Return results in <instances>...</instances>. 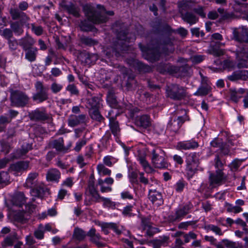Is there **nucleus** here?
<instances>
[{
	"label": "nucleus",
	"mask_w": 248,
	"mask_h": 248,
	"mask_svg": "<svg viewBox=\"0 0 248 248\" xmlns=\"http://www.w3.org/2000/svg\"><path fill=\"white\" fill-rule=\"evenodd\" d=\"M25 51H26L25 59L30 62H33L36 60L38 52V49L36 47L30 48Z\"/></svg>",
	"instance_id": "obj_43"
},
{
	"label": "nucleus",
	"mask_w": 248,
	"mask_h": 248,
	"mask_svg": "<svg viewBox=\"0 0 248 248\" xmlns=\"http://www.w3.org/2000/svg\"><path fill=\"white\" fill-rule=\"evenodd\" d=\"M139 46L143 53L145 58L151 62L159 60L161 48L163 49L162 52L166 54L173 51V43L171 39L168 37L165 38L162 42L157 39H153L147 46L141 43L139 44Z\"/></svg>",
	"instance_id": "obj_1"
},
{
	"label": "nucleus",
	"mask_w": 248,
	"mask_h": 248,
	"mask_svg": "<svg viewBox=\"0 0 248 248\" xmlns=\"http://www.w3.org/2000/svg\"><path fill=\"white\" fill-rule=\"evenodd\" d=\"M215 167L219 170H223V167L226 163L225 159L221 155H216L214 159Z\"/></svg>",
	"instance_id": "obj_50"
},
{
	"label": "nucleus",
	"mask_w": 248,
	"mask_h": 248,
	"mask_svg": "<svg viewBox=\"0 0 248 248\" xmlns=\"http://www.w3.org/2000/svg\"><path fill=\"white\" fill-rule=\"evenodd\" d=\"M138 160L147 172L150 173L154 171V170L151 167L146 160L145 156L140 155L138 157Z\"/></svg>",
	"instance_id": "obj_46"
},
{
	"label": "nucleus",
	"mask_w": 248,
	"mask_h": 248,
	"mask_svg": "<svg viewBox=\"0 0 248 248\" xmlns=\"http://www.w3.org/2000/svg\"><path fill=\"white\" fill-rule=\"evenodd\" d=\"M211 87L207 83H203L198 89L197 91L194 93L196 96H204L208 94L211 91Z\"/></svg>",
	"instance_id": "obj_37"
},
{
	"label": "nucleus",
	"mask_w": 248,
	"mask_h": 248,
	"mask_svg": "<svg viewBox=\"0 0 248 248\" xmlns=\"http://www.w3.org/2000/svg\"><path fill=\"white\" fill-rule=\"evenodd\" d=\"M10 93V105L12 107L22 108L29 105L30 98L25 92L19 90L11 89Z\"/></svg>",
	"instance_id": "obj_4"
},
{
	"label": "nucleus",
	"mask_w": 248,
	"mask_h": 248,
	"mask_svg": "<svg viewBox=\"0 0 248 248\" xmlns=\"http://www.w3.org/2000/svg\"><path fill=\"white\" fill-rule=\"evenodd\" d=\"M28 116L30 120L34 122H44L50 118L49 115L44 108L42 109L36 108L29 112Z\"/></svg>",
	"instance_id": "obj_14"
},
{
	"label": "nucleus",
	"mask_w": 248,
	"mask_h": 248,
	"mask_svg": "<svg viewBox=\"0 0 248 248\" xmlns=\"http://www.w3.org/2000/svg\"><path fill=\"white\" fill-rule=\"evenodd\" d=\"M62 85L57 83L56 82H53L50 86V90L51 92L54 93H57L60 92L62 89Z\"/></svg>",
	"instance_id": "obj_63"
},
{
	"label": "nucleus",
	"mask_w": 248,
	"mask_h": 248,
	"mask_svg": "<svg viewBox=\"0 0 248 248\" xmlns=\"http://www.w3.org/2000/svg\"><path fill=\"white\" fill-rule=\"evenodd\" d=\"M38 176V174L37 172L30 173L26 179L25 186L30 188H32L36 186Z\"/></svg>",
	"instance_id": "obj_38"
},
{
	"label": "nucleus",
	"mask_w": 248,
	"mask_h": 248,
	"mask_svg": "<svg viewBox=\"0 0 248 248\" xmlns=\"http://www.w3.org/2000/svg\"><path fill=\"white\" fill-rule=\"evenodd\" d=\"M112 111V110H110L108 112V115L107 116V117L109 119L108 126L111 133L114 137L118 138L121 132L119 123L116 120V117L118 114H116L115 116H110Z\"/></svg>",
	"instance_id": "obj_16"
},
{
	"label": "nucleus",
	"mask_w": 248,
	"mask_h": 248,
	"mask_svg": "<svg viewBox=\"0 0 248 248\" xmlns=\"http://www.w3.org/2000/svg\"><path fill=\"white\" fill-rule=\"evenodd\" d=\"M64 8L67 12L75 17L80 16V9L79 8L73 3L65 4L64 5Z\"/></svg>",
	"instance_id": "obj_36"
},
{
	"label": "nucleus",
	"mask_w": 248,
	"mask_h": 248,
	"mask_svg": "<svg viewBox=\"0 0 248 248\" xmlns=\"http://www.w3.org/2000/svg\"><path fill=\"white\" fill-rule=\"evenodd\" d=\"M152 163L155 168L165 169L168 168L169 163L166 160L165 153L159 147L154 149L152 152Z\"/></svg>",
	"instance_id": "obj_8"
},
{
	"label": "nucleus",
	"mask_w": 248,
	"mask_h": 248,
	"mask_svg": "<svg viewBox=\"0 0 248 248\" xmlns=\"http://www.w3.org/2000/svg\"><path fill=\"white\" fill-rule=\"evenodd\" d=\"M32 31L37 36L41 35L43 33V29L41 26H35V23H31V25Z\"/></svg>",
	"instance_id": "obj_62"
},
{
	"label": "nucleus",
	"mask_w": 248,
	"mask_h": 248,
	"mask_svg": "<svg viewBox=\"0 0 248 248\" xmlns=\"http://www.w3.org/2000/svg\"><path fill=\"white\" fill-rule=\"evenodd\" d=\"M78 58L82 63L90 65L95 62L98 59V56L96 54L89 53L85 51L80 53Z\"/></svg>",
	"instance_id": "obj_18"
},
{
	"label": "nucleus",
	"mask_w": 248,
	"mask_h": 248,
	"mask_svg": "<svg viewBox=\"0 0 248 248\" xmlns=\"http://www.w3.org/2000/svg\"><path fill=\"white\" fill-rule=\"evenodd\" d=\"M248 78V71L241 70L234 71L232 74L228 76V79L232 81L238 80H247Z\"/></svg>",
	"instance_id": "obj_25"
},
{
	"label": "nucleus",
	"mask_w": 248,
	"mask_h": 248,
	"mask_svg": "<svg viewBox=\"0 0 248 248\" xmlns=\"http://www.w3.org/2000/svg\"><path fill=\"white\" fill-rule=\"evenodd\" d=\"M224 245L228 248H240L239 244L227 239L223 240Z\"/></svg>",
	"instance_id": "obj_64"
},
{
	"label": "nucleus",
	"mask_w": 248,
	"mask_h": 248,
	"mask_svg": "<svg viewBox=\"0 0 248 248\" xmlns=\"http://www.w3.org/2000/svg\"><path fill=\"white\" fill-rule=\"evenodd\" d=\"M87 17H88L87 16ZM89 20L92 21L89 19H88V20L84 19L83 20H80V22L79 24V27H80L81 31H93V26Z\"/></svg>",
	"instance_id": "obj_47"
},
{
	"label": "nucleus",
	"mask_w": 248,
	"mask_h": 248,
	"mask_svg": "<svg viewBox=\"0 0 248 248\" xmlns=\"http://www.w3.org/2000/svg\"><path fill=\"white\" fill-rule=\"evenodd\" d=\"M48 146L49 148H55L57 151L65 152L68 150V148L64 146L62 138H60L50 141L48 144Z\"/></svg>",
	"instance_id": "obj_32"
},
{
	"label": "nucleus",
	"mask_w": 248,
	"mask_h": 248,
	"mask_svg": "<svg viewBox=\"0 0 248 248\" xmlns=\"http://www.w3.org/2000/svg\"><path fill=\"white\" fill-rule=\"evenodd\" d=\"M88 193L91 196L92 198L88 200L87 198L84 200V204L86 205H90L92 204V202H99V200L101 199L102 197L99 195L97 188L95 186L94 181L93 179L90 180L88 182V187L86 189V193Z\"/></svg>",
	"instance_id": "obj_11"
},
{
	"label": "nucleus",
	"mask_w": 248,
	"mask_h": 248,
	"mask_svg": "<svg viewBox=\"0 0 248 248\" xmlns=\"http://www.w3.org/2000/svg\"><path fill=\"white\" fill-rule=\"evenodd\" d=\"M186 175L188 180L193 177L199 170V155L196 153L189 154L186 157Z\"/></svg>",
	"instance_id": "obj_7"
},
{
	"label": "nucleus",
	"mask_w": 248,
	"mask_h": 248,
	"mask_svg": "<svg viewBox=\"0 0 248 248\" xmlns=\"http://www.w3.org/2000/svg\"><path fill=\"white\" fill-rule=\"evenodd\" d=\"M210 186L214 187L215 185H220L224 179V173L222 170H217L216 174L211 173L209 176Z\"/></svg>",
	"instance_id": "obj_22"
},
{
	"label": "nucleus",
	"mask_w": 248,
	"mask_h": 248,
	"mask_svg": "<svg viewBox=\"0 0 248 248\" xmlns=\"http://www.w3.org/2000/svg\"><path fill=\"white\" fill-rule=\"evenodd\" d=\"M220 152L217 154L218 155H221V156L225 155H231L232 153L230 152V148L227 146V143H224L220 149Z\"/></svg>",
	"instance_id": "obj_59"
},
{
	"label": "nucleus",
	"mask_w": 248,
	"mask_h": 248,
	"mask_svg": "<svg viewBox=\"0 0 248 248\" xmlns=\"http://www.w3.org/2000/svg\"><path fill=\"white\" fill-rule=\"evenodd\" d=\"M17 239L16 232H13L10 235L7 236L1 243L2 247L5 248L7 246H12L16 240Z\"/></svg>",
	"instance_id": "obj_45"
},
{
	"label": "nucleus",
	"mask_w": 248,
	"mask_h": 248,
	"mask_svg": "<svg viewBox=\"0 0 248 248\" xmlns=\"http://www.w3.org/2000/svg\"><path fill=\"white\" fill-rule=\"evenodd\" d=\"M32 143L25 142L22 145L20 149L16 150L14 153L13 157L16 159L19 158L25 155L29 151L32 150Z\"/></svg>",
	"instance_id": "obj_27"
},
{
	"label": "nucleus",
	"mask_w": 248,
	"mask_h": 248,
	"mask_svg": "<svg viewBox=\"0 0 248 248\" xmlns=\"http://www.w3.org/2000/svg\"><path fill=\"white\" fill-rule=\"evenodd\" d=\"M87 236L90 237V241L95 244L98 247H103L105 246V244L99 241L102 239V237L99 233H96L95 228H91L87 233Z\"/></svg>",
	"instance_id": "obj_26"
},
{
	"label": "nucleus",
	"mask_w": 248,
	"mask_h": 248,
	"mask_svg": "<svg viewBox=\"0 0 248 248\" xmlns=\"http://www.w3.org/2000/svg\"><path fill=\"white\" fill-rule=\"evenodd\" d=\"M30 193L33 197L31 199V202H34L35 201V198L42 199L44 196L49 195V189L44 185H40L31 190Z\"/></svg>",
	"instance_id": "obj_15"
},
{
	"label": "nucleus",
	"mask_w": 248,
	"mask_h": 248,
	"mask_svg": "<svg viewBox=\"0 0 248 248\" xmlns=\"http://www.w3.org/2000/svg\"><path fill=\"white\" fill-rule=\"evenodd\" d=\"M181 17L184 21L190 25L195 24L198 21V18L192 13L189 12L184 13L181 11Z\"/></svg>",
	"instance_id": "obj_33"
},
{
	"label": "nucleus",
	"mask_w": 248,
	"mask_h": 248,
	"mask_svg": "<svg viewBox=\"0 0 248 248\" xmlns=\"http://www.w3.org/2000/svg\"><path fill=\"white\" fill-rule=\"evenodd\" d=\"M80 41L82 44L90 47L98 44L97 41L85 36H81L80 38Z\"/></svg>",
	"instance_id": "obj_49"
},
{
	"label": "nucleus",
	"mask_w": 248,
	"mask_h": 248,
	"mask_svg": "<svg viewBox=\"0 0 248 248\" xmlns=\"http://www.w3.org/2000/svg\"><path fill=\"white\" fill-rule=\"evenodd\" d=\"M227 211L228 212H233L234 213H238L242 211L243 209L238 206H233L229 203H226Z\"/></svg>",
	"instance_id": "obj_57"
},
{
	"label": "nucleus",
	"mask_w": 248,
	"mask_h": 248,
	"mask_svg": "<svg viewBox=\"0 0 248 248\" xmlns=\"http://www.w3.org/2000/svg\"><path fill=\"white\" fill-rule=\"evenodd\" d=\"M97 170L99 174H102L103 175H109L111 173V170L106 168L105 166L102 164H99L97 166Z\"/></svg>",
	"instance_id": "obj_60"
},
{
	"label": "nucleus",
	"mask_w": 248,
	"mask_h": 248,
	"mask_svg": "<svg viewBox=\"0 0 248 248\" xmlns=\"http://www.w3.org/2000/svg\"><path fill=\"white\" fill-rule=\"evenodd\" d=\"M166 94L171 100L180 101L186 96V88L178 84H170L166 87Z\"/></svg>",
	"instance_id": "obj_6"
},
{
	"label": "nucleus",
	"mask_w": 248,
	"mask_h": 248,
	"mask_svg": "<svg viewBox=\"0 0 248 248\" xmlns=\"http://www.w3.org/2000/svg\"><path fill=\"white\" fill-rule=\"evenodd\" d=\"M128 63L140 73H148L151 71V68L137 59L129 60Z\"/></svg>",
	"instance_id": "obj_20"
},
{
	"label": "nucleus",
	"mask_w": 248,
	"mask_h": 248,
	"mask_svg": "<svg viewBox=\"0 0 248 248\" xmlns=\"http://www.w3.org/2000/svg\"><path fill=\"white\" fill-rule=\"evenodd\" d=\"M244 93L245 90L244 89L240 88L237 90L235 89H231L230 93L231 100L237 103L239 99L242 97V95Z\"/></svg>",
	"instance_id": "obj_39"
},
{
	"label": "nucleus",
	"mask_w": 248,
	"mask_h": 248,
	"mask_svg": "<svg viewBox=\"0 0 248 248\" xmlns=\"http://www.w3.org/2000/svg\"><path fill=\"white\" fill-rule=\"evenodd\" d=\"M186 215L183 211L180 208L176 210L175 214L174 216L171 217V220L172 221H177L181 220Z\"/></svg>",
	"instance_id": "obj_54"
},
{
	"label": "nucleus",
	"mask_w": 248,
	"mask_h": 248,
	"mask_svg": "<svg viewBox=\"0 0 248 248\" xmlns=\"http://www.w3.org/2000/svg\"><path fill=\"white\" fill-rule=\"evenodd\" d=\"M149 199L152 202L153 204H155L159 206L163 203V199L162 194L155 190H149Z\"/></svg>",
	"instance_id": "obj_23"
},
{
	"label": "nucleus",
	"mask_w": 248,
	"mask_h": 248,
	"mask_svg": "<svg viewBox=\"0 0 248 248\" xmlns=\"http://www.w3.org/2000/svg\"><path fill=\"white\" fill-rule=\"evenodd\" d=\"M101 99L97 96H93L87 100V104L90 109L99 108Z\"/></svg>",
	"instance_id": "obj_40"
},
{
	"label": "nucleus",
	"mask_w": 248,
	"mask_h": 248,
	"mask_svg": "<svg viewBox=\"0 0 248 248\" xmlns=\"http://www.w3.org/2000/svg\"><path fill=\"white\" fill-rule=\"evenodd\" d=\"M169 239L168 236H164L160 239L153 240L152 241L153 248H160L162 246H164L167 243Z\"/></svg>",
	"instance_id": "obj_51"
},
{
	"label": "nucleus",
	"mask_w": 248,
	"mask_h": 248,
	"mask_svg": "<svg viewBox=\"0 0 248 248\" xmlns=\"http://www.w3.org/2000/svg\"><path fill=\"white\" fill-rule=\"evenodd\" d=\"M11 123L6 115L0 116V132L5 131L6 125Z\"/></svg>",
	"instance_id": "obj_55"
},
{
	"label": "nucleus",
	"mask_w": 248,
	"mask_h": 248,
	"mask_svg": "<svg viewBox=\"0 0 248 248\" xmlns=\"http://www.w3.org/2000/svg\"><path fill=\"white\" fill-rule=\"evenodd\" d=\"M135 124L139 127L146 128L151 124L150 117L147 115L138 116L135 119Z\"/></svg>",
	"instance_id": "obj_28"
},
{
	"label": "nucleus",
	"mask_w": 248,
	"mask_h": 248,
	"mask_svg": "<svg viewBox=\"0 0 248 248\" xmlns=\"http://www.w3.org/2000/svg\"><path fill=\"white\" fill-rule=\"evenodd\" d=\"M106 228H109L112 230L117 235H120L122 233V230L120 229L117 224L115 223H109V224L105 225Z\"/></svg>",
	"instance_id": "obj_61"
},
{
	"label": "nucleus",
	"mask_w": 248,
	"mask_h": 248,
	"mask_svg": "<svg viewBox=\"0 0 248 248\" xmlns=\"http://www.w3.org/2000/svg\"><path fill=\"white\" fill-rule=\"evenodd\" d=\"M86 116L82 114L78 115H71L68 119V124L70 127H75L85 123Z\"/></svg>",
	"instance_id": "obj_24"
},
{
	"label": "nucleus",
	"mask_w": 248,
	"mask_h": 248,
	"mask_svg": "<svg viewBox=\"0 0 248 248\" xmlns=\"http://www.w3.org/2000/svg\"><path fill=\"white\" fill-rule=\"evenodd\" d=\"M169 70L171 74L176 76L186 77L190 75L191 68L187 64H185L181 66H170Z\"/></svg>",
	"instance_id": "obj_17"
},
{
	"label": "nucleus",
	"mask_w": 248,
	"mask_h": 248,
	"mask_svg": "<svg viewBox=\"0 0 248 248\" xmlns=\"http://www.w3.org/2000/svg\"><path fill=\"white\" fill-rule=\"evenodd\" d=\"M82 8L85 15L94 24L105 23L108 19L106 14L111 16L114 15L113 11H107L104 7L100 5H97L98 10L90 4L83 5Z\"/></svg>",
	"instance_id": "obj_2"
},
{
	"label": "nucleus",
	"mask_w": 248,
	"mask_h": 248,
	"mask_svg": "<svg viewBox=\"0 0 248 248\" xmlns=\"http://www.w3.org/2000/svg\"><path fill=\"white\" fill-rule=\"evenodd\" d=\"M29 166V161H20L12 164L10 166V169L12 171L15 172H22L26 170Z\"/></svg>",
	"instance_id": "obj_29"
},
{
	"label": "nucleus",
	"mask_w": 248,
	"mask_h": 248,
	"mask_svg": "<svg viewBox=\"0 0 248 248\" xmlns=\"http://www.w3.org/2000/svg\"><path fill=\"white\" fill-rule=\"evenodd\" d=\"M34 43V40L29 35H27L19 40V45L23 48L24 50L32 48V46Z\"/></svg>",
	"instance_id": "obj_30"
},
{
	"label": "nucleus",
	"mask_w": 248,
	"mask_h": 248,
	"mask_svg": "<svg viewBox=\"0 0 248 248\" xmlns=\"http://www.w3.org/2000/svg\"><path fill=\"white\" fill-rule=\"evenodd\" d=\"M29 7L27 1H22L19 3L18 7L11 8L9 10L10 14L13 20H20L22 24H25L30 20V17L23 11Z\"/></svg>",
	"instance_id": "obj_5"
},
{
	"label": "nucleus",
	"mask_w": 248,
	"mask_h": 248,
	"mask_svg": "<svg viewBox=\"0 0 248 248\" xmlns=\"http://www.w3.org/2000/svg\"><path fill=\"white\" fill-rule=\"evenodd\" d=\"M238 62L239 68H247L248 66V46L243 44L237 45L234 51Z\"/></svg>",
	"instance_id": "obj_9"
},
{
	"label": "nucleus",
	"mask_w": 248,
	"mask_h": 248,
	"mask_svg": "<svg viewBox=\"0 0 248 248\" xmlns=\"http://www.w3.org/2000/svg\"><path fill=\"white\" fill-rule=\"evenodd\" d=\"M217 12L219 13V21L220 22L227 20L232 17V15L225 10L224 9L219 8L217 9Z\"/></svg>",
	"instance_id": "obj_52"
},
{
	"label": "nucleus",
	"mask_w": 248,
	"mask_h": 248,
	"mask_svg": "<svg viewBox=\"0 0 248 248\" xmlns=\"http://www.w3.org/2000/svg\"><path fill=\"white\" fill-rule=\"evenodd\" d=\"M186 121H189V117L186 113L183 116H178L173 119H171L168 124L167 128L174 133H176Z\"/></svg>",
	"instance_id": "obj_13"
},
{
	"label": "nucleus",
	"mask_w": 248,
	"mask_h": 248,
	"mask_svg": "<svg viewBox=\"0 0 248 248\" xmlns=\"http://www.w3.org/2000/svg\"><path fill=\"white\" fill-rule=\"evenodd\" d=\"M61 176V173L58 170L56 169H51L48 170L46 178L49 181H57L58 182Z\"/></svg>",
	"instance_id": "obj_41"
},
{
	"label": "nucleus",
	"mask_w": 248,
	"mask_h": 248,
	"mask_svg": "<svg viewBox=\"0 0 248 248\" xmlns=\"http://www.w3.org/2000/svg\"><path fill=\"white\" fill-rule=\"evenodd\" d=\"M138 86V83L134 75H129L127 78L126 87L128 90H135Z\"/></svg>",
	"instance_id": "obj_48"
},
{
	"label": "nucleus",
	"mask_w": 248,
	"mask_h": 248,
	"mask_svg": "<svg viewBox=\"0 0 248 248\" xmlns=\"http://www.w3.org/2000/svg\"><path fill=\"white\" fill-rule=\"evenodd\" d=\"M198 146V142L192 140L179 142L177 144L179 149L181 150L193 149L197 148Z\"/></svg>",
	"instance_id": "obj_34"
},
{
	"label": "nucleus",
	"mask_w": 248,
	"mask_h": 248,
	"mask_svg": "<svg viewBox=\"0 0 248 248\" xmlns=\"http://www.w3.org/2000/svg\"><path fill=\"white\" fill-rule=\"evenodd\" d=\"M107 101L111 108H116L121 112L124 111V107L119 105L116 97L112 91H109L108 92Z\"/></svg>",
	"instance_id": "obj_21"
},
{
	"label": "nucleus",
	"mask_w": 248,
	"mask_h": 248,
	"mask_svg": "<svg viewBox=\"0 0 248 248\" xmlns=\"http://www.w3.org/2000/svg\"><path fill=\"white\" fill-rule=\"evenodd\" d=\"M36 92L33 94L32 99L37 103H41L48 99V90L47 86L43 85L40 81H37L35 84Z\"/></svg>",
	"instance_id": "obj_10"
},
{
	"label": "nucleus",
	"mask_w": 248,
	"mask_h": 248,
	"mask_svg": "<svg viewBox=\"0 0 248 248\" xmlns=\"http://www.w3.org/2000/svg\"><path fill=\"white\" fill-rule=\"evenodd\" d=\"M86 236H87V233L78 227H76L74 229L73 234L74 240L81 242L85 239Z\"/></svg>",
	"instance_id": "obj_42"
},
{
	"label": "nucleus",
	"mask_w": 248,
	"mask_h": 248,
	"mask_svg": "<svg viewBox=\"0 0 248 248\" xmlns=\"http://www.w3.org/2000/svg\"><path fill=\"white\" fill-rule=\"evenodd\" d=\"M24 24H22L20 23V21H15L12 22L11 23L10 26L11 28V30L13 32L15 33V34L17 35H21L23 32V29L22 28V26ZM27 27L28 28H30V24L28 23L26 24V23L25 24Z\"/></svg>",
	"instance_id": "obj_35"
},
{
	"label": "nucleus",
	"mask_w": 248,
	"mask_h": 248,
	"mask_svg": "<svg viewBox=\"0 0 248 248\" xmlns=\"http://www.w3.org/2000/svg\"><path fill=\"white\" fill-rule=\"evenodd\" d=\"M55 42L57 49L64 50L67 49L68 44L69 43L68 40L64 42L62 39L61 40L58 37H57L55 39Z\"/></svg>",
	"instance_id": "obj_56"
},
{
	"label": "nucleus",
	"mask_w": 248,
	"mask_h": 248,
	"mask_svg": "<svg viewBox=\"0 0 248 248\" xmlns=\"http://www.w3.org/2000/svg\"><path fill=\"white\" fill-rule=\"evenodd\" d=\"M225 43L220 41L213 40L211 41L209 53L216 57H219L224 54V51L220 48L224 46Z\"/></svg>",
	"instance_id": "obj_19"
},
{
	"label": "nucleus",
	"mask_w": 248,
	"mask_h": 248,
	"mask_svg": "<svg viewBox=\"0 0 248 248\" xmlns=\"http://www.w3.org/2000/svg\"><path fill=\"white\" fill-rule=\"evenodd\" d=\"M99 109H90L89 114L93 120L101 123L104 121L105 118L100 114Z\"/></svg>",
	"instance_id": "obj_44"
},
{
	"label": "nucleus",
	"mask_w": 248,
	"mask_h": 248,
	"mask_svg": "<svg viewBox=\"0 0 248 248\" xmlns=\"http://www.w3.org/2000/svg\"><path fill=\"white\" fill-rule=\"evenodd\" d=\"M179 7L180 8V13L181 11H187L191 9L190 2L186 0H183L179 2Z\"/></svg>",
	"instance_id": "obj_58"
},
{
	"label": "nucleus",
	"mask_w": 248,
	"mask_h": 248,
	"mask_svg": "<svg viewBox=\"0 0 248 248\" xmlns=\"http://www.w3.org/2000/svg\"><path fill=\"white\" fill-rule=\"evenodd\" d=\"M114 30H115L117 33V37L119 39V40L117 44L110 48H107L105 50V54L108 58L113 57L114 56L116 58L122 56L123 51L126 50L125 48L127 47L126 45H121V44H123L122 41H124L125 42H130V41L128 39V34L125 31H119L117 29H114Z\"/></svg>",
	"instance_id": "obj_3"
},
{
	"label": "nucleus",
	"mask_w": 248,
	"mask_h": 248,
	"mask_svg": "<svg viewBox=\"0 0 248 248\" xmlns=\"http://www.w3.org/2000/svg\"><path fill=\"white\" fill-rule=\"evenodd\" d=\"M26 197L22 192H17L13 195L12 202L13 205L21 207L26 202Z\"/></svg>",
	"instance_id": "obj_31"
},
{
	"label": "nucleus",
	"mask_w": 248,
	"mask_h": 248,
	"mask_svg": "<svg viewBox=\"0 0 248 248\" xmlns=\"http://www.w3.org/2000/svg\"><path fill=\"white\" fill-rule=\"evenodd\" d=\"M207 232L212 231L217 235H222L223 233L221 229L217 226L213 224L206 225L204 227Z\"/></svg>",
	"instance_id": "obj_53"
},
{
	"label": "nucleus",
	"mask_w": 248,
	"mask_h": 248,
	"mask_svg": "<svg viewBox=\"0 0 248 248\" xmlns=\"http://www.w3.org/2000/svg\"><path fill=\"white\" fill-rule=\"evenodd\" d=\"M232 39L240 44H248V27L242 26L234 28L232 31Z\"/></svg>",
	"instance_id": "obj_12"
}]
</instances>
